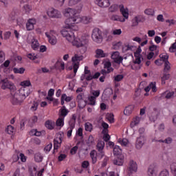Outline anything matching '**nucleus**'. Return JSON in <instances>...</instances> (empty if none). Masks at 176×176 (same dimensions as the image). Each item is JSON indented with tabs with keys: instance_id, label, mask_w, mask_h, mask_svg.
Segmentation results:
<instances>
[{
	"instance_id": "1",
	"label": "nucleus",
	"mask_w": 176,
	"mask_h": 176,
	"mask_svg": "<svg viewBox=\"0 0 176 176\" xmlns=\"http://www.w3.org/2000/svg\"><path fill=\"white\" fill-rule=\"evenodd\" d=\"M80 21H83L84 24H89V19L87 16H83L82 18H80L79 16H69L65 21V28H70L72 31H78V27L73 24H78L80 23Z\"/></svg>"
},
{
	"instance_id": "2",
	"label": "nucleus",
	"mask_w": 176,
	"mask_h": 176,
	"mask_svg": "<svg viewBox=\"0 0 176 176\" xmlns=\"http://www.w3.org/2000/svg\"><path fill=\"white\" fill-rule=\"evenodd\" d=\"M11 94V102L12 105H21L24 100H25L23 96V92H20L19 90L14 92L12 91L10 93Z\"/></svg>"
},
{
	"instance_id": "3",
	"label": "nucleus",
	"mask_w": 176,
	"mask_h": 176,
	"mask_svg": "<svg viewBox=\"0 0 176 176\" xmlns=\"http://www.w3.org/2000/svg\"><path fill=\"white\" fill-rule=\"evenodd\" d=\"M91 38L96 43H101L103 41L102 32L101 30L98 28L94 29L91 34Z\"/></svg>"
},
{
	"instance_id": "4",
	"label": "nucleus",
	"mask_w": 176,
	"mask_h": 176,
	"mask_svg": "<svg viewBox=\"0 0 176 176\" xmlns=\"http://www.w3.org/2000/svg\"><path fill=\"white\" fill-rule=\"evenodd\" d=\"M138 171V165L134 160L129 161L126 173L129 176H131V174H134Z\"/></svg>"
},
{
	"instance_id": "5",
	"label": "nucleus",
	"mask_w": 176,
	"mask_h": 176,
	"mask_svg": "<svg viewBox=\"0 0 176 176\" xmlns=\"http://www.w3.org/2000/svg\"><path fill=\"white\" fill-rule=\"evenodd\" d=\"M83 60V56H79L78 54H75L74 56L72 57V61L74 65V76L76 75V72H78V68H79V61H82Z\"/></svg>"
},
{
	"instance_id": "6",
	"label": "nucleus",
	"mask_w": 176,
	"mask_h": 176,
	"mask_svg": "<svg viewBox=\"0 0 176 176\" xmlns=\"http://www.w3.org/2000/svg\"><path fill=\"white\" fill-rule=\"evenodd\" d=\"M1 82L3 83L1 85V89L3 90H6V89H9L11 93H13V91H16V86L9 82V80H8V78L1 80Z\"/></svg>"
},
{
	"instance_id": "7",
	"label": "nucleus",
	"mask_w": 176,
	"mask_h": 176,
	"mask_svg": "<svg viewBox=\"0 0 176 176\" xmlns=\"http://www.w3.org/2000/svg\"><path fill=\"white\" fill-rule=\"evenodd\" d=\"M72 29L69 28H65L61 30V34L63 36L66 38L68 41H72L74 40V32H72Z\"/></svg>"
},
{
	"instance_id": "8",
	"label": "nucleus",
	"mask_w": 176,
	"mask_h": 176,
	"mask_svg": "<svg viewBox=\"0 0 176 176\" xmlns=\"http://www.w3.org/2000/svg\"><path fill=\"white\" fill-rule=\"evenodd\" d=\"M142 52V50L141 49V47H138L136 52L134 53V56H135V60L133 61L134 64H138V65H140L142 60H144V58H142V55L141 54Z\"/></svg>"
},
{
	"instance_id": "9",
	"label": "nucleus",
	"mask_w": 176,
	"mask_h": 176,
	"mask_svg": "<svg viewBox=\"0 0 176 176\" xmlns=\"http://www.w3.org/2000/svg\"><path fill=\"white\" fill-rule=\"evenodd\" d=\"M104 68L102 72L104 74H111V72H113V68H112V64L109 60H104L103 61Z\"/></svg>"
},
{
	"instance_id": "10",
	"label": "nucleus",
	"mask_w": 176,
	"mask_h": 176,
	"mask_svg": "<svg viewBox=\"0 0 176 176\" xmlns=\"http://www.w3.org/2000/svg\"><path fill=\"white\" fill-rule=\"evenodd\" d=\"M119 9L124 22H126V20H129V8L121 4L119 6Z\"/></svg>"
},
{
	"instance_id": "11",
	"label": "nucleus",
	"mask_w": 176,
	"mask_h": 176,
	"mask_svg": "<svg viewBox=\"0 0 176 176\" xmlns=\"http://www.w3.org/2000/svg\"><path fill=\"white\" fill-rule=\"evenodd\" d=\"M111 59L117 64H121L123 62V57L120 56L119 52H114L111 54Z\"/></svg>"
},
{
	"instance_id": "12",
	"label": "nucleus",
	"mask_w": 176,
	"mask_h": 176,
	"mask_svg": "<svg viewBox=\"0 0 176 176\" xmlns=\"http://www.w3.org/2000/svg\"><path fill=\"white\" fill-rule=\"evenodd\" d=\"M95 3L103 9L111 6V1H109V0H96Z\"/></svg>"
},
{
	"instance_id": "13",
	"label": "nucleus",
	"mask_w": 176,
	"mask_h": 176,
	"mask_svg": "<svg viewBox=\"0 0 176 176\" xmlns=\"http://www.w3.org/2000/svg\"><path fill=\"white\" fill-rule=\"evenodd\" d=\"M157 166L155 164L149 166L147 171L148 176H157Z\"/></svg>"
},
{
	"instance_id": "14",
	"label": "nucleus",
	"mask_w": 176,
	"mask_h": 176,
	"mask_svg": "<svg viewBox=\"0 0 176 176\" xmlns=\"http://www.w3.org/2000/svg\"><path fill=\"white\" fill-rule=\"evenodd\" d=\"M64 14L66 17H75V16H79L76 14V10L70 8L65 9Z\"/></svg>"
},
{
	"instance_id": "15",
	"label": "nucleus",
	"mask_w": 176,
	"mask_h": 176,
	"mask_svg": "<svg viewBox=\"0 0 176 176\" xmlns=\"http://www.w3.org/2000/svg\"><path fill=\"white\" fill-rule=\"evenodd\" d=\"M145 141H146V138H145V136L141 135L140 138H138L137 139L136 144H135L136 148L141 149V148L144 146V144H145Z\"/></svg>"
},
{
	"instance_id": "16",
	"label": "nucleus",
	"mask_w": 176,
	"mask_h": 176,
	"mask_svg": "<svg viewBox=\"0 0 176 176\" xmlns=\"http://www.w3.org/2000/svg\"><path fill=\"white\" fill-rule=\"evenodd\" d=\"M19 92L22 93L23 97H24V99L30 96L31 94V90H30V88L27 87H22L19 90Z\"/></svg>"
},
{
	"instance_id": "17",
	"label": "nucleus",
	"mask_w": 176,
	"mask_h": 176,
	"mask_svg": "<svg viewBox=\"0 0 176 176\" xmlns=\"http://www.w3.org/2000/svg\"><path fill=\"white\" fill-rule=\"evenodd\" d=\"M104 146L105 142H104V141H99L97 144V149L100 152L99 156H100V157H102L104 155V151H102Z\"/></svg>"
},
{
	"instance_id": "18",
	"label": "nucleus",
	"mask_w": 176,
	"mask_h": 176,
	"mask_svg": "<svg viewBox=\"0 0 176 176\" xmlns=\"http://www.w3.org/2000/svg\"><path fill=\"white\" fill-rule=\"evenodd\" d=\"M47 14L50 17L58 19L60 17V12L55 9H52L47 12Z\"/></svg>"
},
{
	"instance_id": "19",
	"label": "nucleus",
	"mask_w": 176,
	"mask_h": 176,
	"mask_svg": "<svg viewBox=\"0 0 176 176\" xmlns=\"http://www.w3.org/2000/svg\"><path fill=\"white\" fill-rule=\"evenodd\" d=\"M174 91H166L162 94L161 97L162 98H166V100H170V98H173V97H174Z\"/></svg>"
},
{
	"instance_id": "20",
	"label": "nucleus",
	"mask_w": 176,
	"mask_h": 176,
	"mask_svg": "<svg viewBox=\"0 0 176 176\" xmlns=\"http://www.w3.org/2000/svg\"><path fill=\"white\" fill-rule=\"evenodd\" d=\"M71 42L73 45V46H76V47H82L83 45H82V41L80 39L78 38H75V36L73 35V40Z\"/></svg>"
},
{
	"instance_id": "21",
	"label": "nucleus",
	"mask_w": 176,
	"mask_h": 176,
	"mask_svg": "<svg viewBox=\"0 0 176 176\" xmlns=\"http://www.w3.org/2000/svg\"><path fill=\"white\" fill-rule=\"evenodd\" d=\"M153 91V93H156L157 91V88H156V82H151L148 86H147L144 90L146 93H148V91Z\"/></svg>"
},
{
	"instance_id": "22",
	"label": "nucleus",
	"mask_w": 176,
	"mask_h": 176,
	"mask_svg": "<svg viewBox=\"0 0 176 176\" xmlns=\"http://www.w3.org/2000/svg\"><path fill=\"white\" fill-rule=\"evenodd\" d=\"M81 45L87 49L88 43H89V34H84L81 36Z\"/></svg>"
},
{
	"instance_id": "23",
	"label": "nucleus",
	"mask_w": 176,
	"mask_h": 176,
	"mask_svg": "<svg viewBox=\"0 0 176 176\" xmlns=\"http://www.w3.org/2000/svg\"><path fill=\"white\" fill-rule=\"evenodd\" d=\"M96 54L98 58H104L105 57H108V54L104 52V50L101 49H97L96 50Z\"/></svg>"
},
{
	"instance_id": "24",
	"label": "nucleus",
	"mask_w": 176,
	"mask_h": 176,
	"mask_svg": "<svg viewBox=\"0 0 176 176\" xmlns=\"http://www.w3.org/2000/svg\"><path fill=\"white\" fill-rule=\"evenodd\" d=\"M77 98L80 100L78 102H79L78 105L80 108H85V107H86V102H87V101L83 100V94H78L77 96Z\"/></svg>"
},
{
	"instance_id": "25",
	"label": "nucleus",
	"mask_w": 176,
	"mask_h": 176,
	"mask_svg": "<svg viewBox=\"0 0 176 176\" xmlns=\"http://www.w3.org/2000/svg\"><path fill=\"white\" fill-rule=\"evenodd\" d=\"M110 20L112 21H120V23H124L123 16L117 14H113L110 16Z\"/></svg>"
},
{
	"instance_id": "26",
	"label": "nucleus",
	"mask_w": 176,
	"mask_h": 176,
	"mask_svg": "<svg viewBox=\"0 0 176 176\" xmlns=\"http://www.w3.org/2000/svg\"><path fill=\"white\" fill-rule=\"evenodd\" d=\"M134 109V105H129L124 109V115L126 116H130L131 115L133 110Z\"/></svg>"
},
{
	"instance_id": "27",
	"label": "nucleus",
	"mask_w": 176,
	"mask_h": 176,
	"mask_svg": "<svg viewBox=\"0 0 176 176\" xmlns=\"http://www.w3.org/2000/svg\"><path fill=\"white\" fill-rule=\"evenodd\" d=\"M152 142H162L164 144H171L173 142V139L171 138H167L164 140H157V138L153 139Z\"/></svg>"
},
{
	"instance_id": "28",
	"label": "nucleus",
	"mask_w": 176,
	"mask_h": 176,
	"mask_svg": "<svg viewBox=\"0 0 176 176\" xmlns=\"http://www.w3.org/2000/svg\"><path fill=\"white\" fill-rule=\"evenodd\" d=\"M45 126L48 130H53L54 129V126H56V123L54 121L48 120L45 122Z\"/></svg>"
},
{
	"instance_id": "29",
	"label": "nucleus",
	"mask_w": 176,
	"mask_h": 176,
	"mask_svg": "<svg viewBox=\"0 0 176 176\" xmlns=\"http://www.w3.org/2000/svg\"><path fill=\"white\" fill-rule=\"evenodd\" d=\"M140 122H141V118L140 117L133 118L132 122H131V129H134L135 126H138V124H140Z\"/></svg>"
},
{
	"instance_id": "30",
	"label": "nucleus",
	"mask_w": 176,
	"mask_h": 176,
	"mask_svg": "<svg viewBox=\"0 0 176 176\" xmlns=\"http://www.w3.org/2000/svg\"><path fill=\"white\" fill-rule=\"evenodd\" d=\"M45 35L48 38L49 42L51 43V45H56L57 43V38L56 36H50V34H49L47 32L45 33Z\"/></svg>"
},
{
	"instance_id": "31",
	"label": "nucleus",
	"mask_w": 176,
	"mask_h": 176,
	"mask_svg": "<svg viewBox=\"0 0 176 176\" xmlns=\"http://www.w3.org/2000/svg\"><path fill=\"white\" fill-rule=\"evenodd\" d=\"M90 156H91L93 164H94L95 163H97V157L98 156V155L96 150H93L92 151H91Z\"/></svg>"
},
{
	"instance_id": "32",
	"label": "nucleus",
	"mask_w": 176,
	"mask_h": 176,
	"mask_svg": "<svg viewBox=\"0 0 176 176\" xmlns=\"http://www.w3.org/2000/svg\"><path fill=\"white\" fill-rule=\"evenodd\" d=\"M140 21H141V16H136L132 19V26L133 27H137Z\"/></svg>"
},
{
	"instance_id": "33",
	"label": "nucleus",
	"mask_w": 176,
	"mask_h": 176,
	"mask_svg": "<svg viewBox=\"0 0 176 176\" xmlns=\"http://www.w3.org/2000/svg\"><path fill=\"white\" fill-rule=\"evenodd\" d=\"M89 67L86 66L85 67V74H82L81 76V80H86L89 81ZM87 75V76H86Z\"/></svg>"
},
{
	"instance_id": "34",
	"label": "nucleus",
	"mask_w": 176,
	"mask_h": 176,
	"mask_svg": "<svg viewBox=\"0 0 176 176\" xmlns=\"http://www.w3.org/2000/svg\"><path fill=\"white\" fill-rule=\"evenodd\" d=\"M32 47L34 50L39 49V43H38L36 39L32 38L31 41Z\"/></svg>"
},
{
	"instance_id": "35",
	"label": "nucleus",
	"mask_w": 176,
	"mask_h": 176,
	"mask_svg": "<svg viewBox=\"0 0 176 176\" xmlns=\"http://www.w3.org/2000/svg\"><path fill=\"white\" fill-rule=\"evenodd\" d=\"M118 10H119V6H118L117 4L111 5L109 8V12H110V13H115L118 12Z\"/></svg>"
},
{
	"instance_id": "36",
	"label": "nucleus",
	"mask_w": 176,
	"mask_h": 176,
	"mask_svg": "<svg viewBox=\"0 0 176 176\" xmlns=\"http://www.w3.org/2000/svg\"><path fill=\"white\" fill-rule=\"evenodd\" d=\"M118 142L119 144H120V145H122V146H127V145L130 144V142H129V140H127L126 138H120L118 139Z\"/></svg>"
},
{
	"instance_id": "37",
	"label": "nucleus",
	"mask_w": 176,
	"mask_h": 176,
	"mask_svg": "<svg viewBox=\"0 0 176 176\" xmlns=\"http://www.w3.org/2000/svg\"><path fill=\"white\" fill-rule=\"evenodd\" d=\"M120 153H122V149L120 148V147L119 146H114L113 155H115L116 156H118L120 155Z\"/></svg>"
},
{
	"instance_id": "38",
	"label": "nucleus",
	"mask_w": 176,
	"mask_h": 176,
	"mask_svg": "<svg viewBox=\"0 0 176 176\" xmlns=\"http://www.w3.org/2000/svg\"><path fill=\"white\" fill-rule=\"evenodd\" d=\"M100 90H91V96L94 97V98H96L100 97Z\"/></svg>"
},
{
	"instance_id": "39",
	"label": "nucleus",
	"mask_w": 176,
	"mask_h": 176,
	"mask_svg": "<svg viewBox=\"0 0 176 176\" xmlns=\"http://www.w3.org/2000/svg\"><path fill=\"white\" fill-rule=\"evenodd\" d=\"M160 58L162 62L166 63V61H168V54L166 53L161 54L160 55Z\"/></svg>"
},
{
	"instance_id": "40",
	"label": "nucleus",
	"mask_w": 176,
	"mask_h": 176,
	"mask_svg": "<svg viewBox=\"0 0 176 176\" xmlns=\"http://www.w3.org/2000/svg\"><path fill=\"white\" fill-rule=\"evenodd\" d=\"M34 160L37 163H40V162H42L43 160V157L41 153H38L34 155Z\"/></svg>"
},
{
	"instance_id": "41",
	"label": "nucleus",
	"mask_w": 176,
	"mask_h": 176,
	"mask_svg": "<svg viewBox=\"0 0 176 176\" xmlns=\"http://www.w3.org/2000/svg\"><path fill=\"white\" fill-rule=\"evenodd\" d=\"M144 14L147 16H153L155 14V10L152 8H146L144 10Z\"/></svg>"
},
{
	"instance_id": "42",
	"label": "nucleus",
	"mask_w": 176,
	"mask_h": 176,
	"mask_svg": "<svg viewBox=\"0 0 176 176\" xmlns=\"http://www.w3.org/2000/svg\"><path fill=\"white\" fill-rule=\"evenodd\" d=\"M61 68V69H65V64L64 63V62H60V61H57L55 64V67L56 69H58V68Z\"/></svg>"
},
{
	"instance_id": "43",
	"label": "nucleus",
	"mask_w": 176,
	"mask_h": 176,
	"mask_svg": "<svg viewBox=\"0 0 176 176\" xmlns=\"http://www.w3.org/2000/svg\"><path fill=\"white\" fill-rule=\"evenodd\" d=\"M13 71L14 72V74H23V72H25V68L24 67H20L19 69L17 67H14L13 69Z\"/></svg>"
},
{
	"instance_id": "44",
	"label": "nucleus",
	"mask_w": 176,
	"mask_h": 176,
	"mask_svg": "<svg viewBox=\"0 0 176 176\" xmlns=\"http://www.w3.org/2000/svg\"><path fill=\"white\" fill-rule=\"evenodd\" d=\"M100 75H101L100 72H96L94 74V75L89 74V80H91V79H98V78H100Z\"/></svg>"
},
{
	"instance_id": "45",
	"label": "nucleus",
	"mask_w": 176,
	"mask_h": 176,
	"mask_svg": "<svg viewBox=\"0 0 176 176\" xmlns=\"http://www.w3.org/2000/svg\"><path fill=\"white\" fill-rule=\"evenodd\" d=\"M170 172L173 176H176V163L170 164Z\"/></svg>"
},
{
	"instance_id": "46",
	"label": "nucleus",
	"mask_w": 176,
	"mask_h": 176,
	"mask_svg": "<svg viewBox=\"0 0 176 176\" xmlns=\"http://www.w3.org/2000/svg\"><path fill=\"white\" fill-rule=\"evenodd\" d=\"M158 176H170V172L167 169H164L160 172Z\"/></svg>"
},
{
	"instance_id": "47",
	"label": "nucleus",
	"mask_w": 176,
	"mask_h": 176,
	"mask_svg": "<svg viewBox=\"0 0 176 176\" xmlns=\"http://www.w3.org/2000/svg\"><path fill=\"white\" fill-rule=\"evenodd\" d=\"M56 124L58 127L64 126V118H59L56 122Z\"/></svg>"
},
{
	"instance_id": "48",
	"label": "nucleus",
	"mask_w": 176,
	"mask_h": 176,
	"mask_svg": "<svg viewBox=\"0 0 176 176\" xmlns=\"http://www.w3.org/2000/svg\"><path fill=\"white\" fill-rule=\"evenodd\" d=\"M96 100H97L96 98H94L93 96H89V105H91V107H94V105H96Z\"/></svg>"
},
{
	"instance_id": "49",
	"label": "nucleus",
	"mask_w": 176,
	"mask_h": 176,
	"mask_svg": "<svg viewBox=\"0 0 176 176\" xmlns=\"http://www.w3.org/2000/svg\"><path fill=\"white\" fill-rule=\"evenodd\" d=\"M123 159L118 158L117 160H113V164H116V166H123Z\"/></svg>"
},
{
	"instance_id": "50",
	"label": "nucleus",
	"mask_w": 176,
	"mask_h": 176,
	"mask_svg": "<svg viewBox=\"0 0 176 176\" xmlns=\"http://www.w3.org/2000/svg\"><path fill=\"white\" fill-rule=\"evenodd\" d=\"M6 131L8 133V134H13V131H14V127L12 125H8L6 129Z\"/></svg>"
},
{
	"instance_id": "51",
	"label": "nucleus",
	"mask_w": 176,
	"mask_h": 176,
	"mask_svg": "<svg viewBox=\"0 0 176 176\" xmlns=\"http://www.w3.org/2000/svg\"><path fill=\"white\" fill-rule=\"evenodd\" d=\"M123 78H124L123 75L118 74L113 77L114 82H120L121 80H123Z\"/></svg>"
},
{
	"instance_id": "52",
	"label": "nucleus",
	"mask_w": 176,
	"mask_h": 176,
	"mask_svg": "<svg viewBox=\"0 0 176 176\" xmlns=\"http://www.w3.org/2000/svg\"><path fill=\"white\" fill-rule=\"evenodd\" d=\"M102 127L104 129L102 133H108V127H109V125L107 123L102 122Z\"/></svg>"
},
{
	"instance_id": "53",
	"label": "nucleus",
	"mask_w": 176,
	"mask_h": 176,
	"mask_svg": "<svg viewBox=\"0 0 176 176\" xmlns=\"http://www.w3.org/2000/svg\"><path fill=\"white\" fill-rule=\"evenodd\" d=\"M107 119L111 123H113L115 122L114 116L112 113H109L107 115Z\"/></svg>"
},
{
	"instance_id": "54",
	"label": "nucleus",
	"mask_w": 176,
	"mask_h": 176,
	"mask_svg": "<svg viewBox=\"0 0 176 176\" xmlns=\"http://www.w3.org/2000/svg\"><path fill=\"white\" fill-rule=\"evenodd\" d=\"M21 85L23 86V87H28L31 86V82L30 80H25L21 82Z\"/></svg>"
},
{
	"instance_id": "55",
	"label": "nucleus",
	"mask_w": 176,
	"mask_h": 176,
	"mask_svg": "<svg viewBox=\"0 0 176 176\" xmlns=\"http://www.w3.org/2000/svg\"><path fill=\"white\" fill-rule=\"evenodd\" d=\"M23 9L26 13H30V12L32 10V7H31V6L28 4H25V6H23Z\"/></svg>"
},
{
	"instance_id": "56",
	"label": "nucleus",
	"mask_w": 176,
	"mask_h": 176,
	"mask_svg": "<svg viewBox=\"0 0 176 176\" xmlns=\"http://www.w3.org/2000/svg\"><path fill=\"white\" fill-rule=\"evenodd\" d=\"M170 79V74H164L162 78V84L164 85L166 83V80Z\"/></svg>"
},
{
	"instance_id": "57",
	"label": "nucleus",
	"mask_w": 176,
	"mask_h": 176,
	"mask_svg": "<svg viewBox=\"0 0 176 176\" xmlns=\"http://www.w3.org/2000/svg\"><path fill=\"white\" fill-rule=\"evenodd\" d=\"M171 65L170 64V62L166 61L164 62V71H170L171 69Z\"/></svg>"
},
{
	"instance_id": "58",
	"label": "nucleus",
	"mask_w": 176,
	"mask_h": 176,
	"mask_svg": "<svg viewBox=\"0 0 176 176\" xmlns=\"http://www.w3.org/2000/svg\"><path fill=\"white\" fill-rule=\"evenodd\" d=\"M102 133L104 134V136H103L104 141H105L106 142H108V141L111 140V136L109 135V134H108V133Z\"/></svg>"
},
{
	"instance_id": "59",
	"label": "nucleus",
	"mask_w": 176,
	"mask_h": 176,
	"mask_svg": "<svg viewBox=\"0 0 176 176\" xmlns=\"http://www.w3.org/2000/svg\"><path fill=\"white\" fill-rule=\"evenodd\" d=\"M82 0H69V6H74V5H76L77 3H79Z\"/></svg>"
},
{
	"instance_id": "60",
	"label": "nucleus",
	"mask_w": 176,
	"mask_h": 176,
	"mask_svg": "<svg viewBox=\"0 0 176 176\" xmlns=\"http://www.w3.org/2000/svg\"><path fill=\"white\" fill-rule=\"evenodd\" d=\"M113 35H120L122 34V29H114L112 30Z\"/></svg>"
},
{
	"instance_id": "61",
	"label": "nucleus",
	"mask_w": 176,
	"mask_h": 176,
	"mask_svg": "<svg viewBox=\"0 0 176 176\" xmlns=\"http://www.w3.org/2000/svg\"><path fill=\"white\" fill-rule=\"evenodd\" d=\"M169 52L170 53H174V52H176V43H174L169 48Z\"/></svg>"
},
{
	"instance_id": "62",
	"label": "nucleus",
	"mask_w": 176,
	"mask_h": 176,
	"mask_svg": "<svg viewBox=\"0 0 176 176\" xmlns=\"http://www.w3.org/2000/svg\"><path fill=\"white\" fill-rule=\"evenodd\" d=\"M76 123V121H74V120H70L69 122V126L70 129H75V124Z\"/></svg>"
},
{
	"instance_id": "63",
	"label": "nucleus",
	"mask_w": 176,
	"mask_h": 176,
	"mask_svg": "<svg viewBox=\"0 0 176 176\" xmlns=\"http://www.w3.org/2000/svg\"><path fill=\"white\" fill-rule=\"evenodd\" d=\"M39 105V103L38 102H34L33 105L31 107V109L33 111H36L38 109V106Z\"/></svg>"
},
{
	"instance_id": "64",
	"label": "nucleus",
	"mask_w": 176,
	"mask_h": 176,
	"mask_svg": "<svg viewBox=\"0 0 176 176\" xmlns=\"http://www.w3.org/2000/svg\"><path fill=\"white\" fill-rule=\"evenodd\" d=\"M147 34L150 38H152L156 35V32H155V30H148Z\"/></svg>"
}]
</instances>
